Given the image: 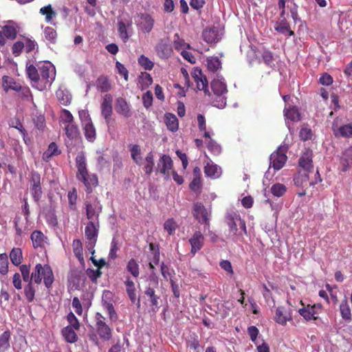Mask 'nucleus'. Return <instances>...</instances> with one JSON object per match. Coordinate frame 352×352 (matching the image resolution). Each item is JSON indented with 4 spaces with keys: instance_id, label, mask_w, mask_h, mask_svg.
Segmentation results:
<instances>
[{
    "instance_id": "nucleus-37",
    "label": "nucleus",
    "mask_w": 352,
    "mask_h": 352,
    "mask_svg": "<svg viewBox=\"0 0 352 352\" xmlns=\"http://www.w3.org/2000/svg\"><path fill=\"white\" fill-rule=\"evenodd\" d=\"M10 258L12 264L18 266L23 260V252L20 248H13L10 252Z\"/></svg>"
},
{
    "instance_id": "nucleus-39",
    "label": "nucleus",
    "mask_w": 352,
    "mask_h": 352,
    "mask_svg": "<svg viewBox=\"0 0 352 352\" xmlns=\"http://www.w3.org/2000/svg\"><path fill=\"white\" fill-rule=\"evenodd\" d=\"M56 96L60 104L64 105H68L70 104L72 96L67 90L59 88L56 92Z\"/></svg>"
},
{
    "instance_id": "nucleus-35",
    "label": "nucleus",
    "mask_w": 352,
    "mask_h": 352,
    "mask_svg": "<svg viewBox=\"0 0 352 352\" xmlns=\"http://www.w3.org/2000/svg\"><path fill=\"white\" fill-rule=\"evenodd\" d=\"M65 134L70 140H76L80 135L78 125L72 120L68 125L65 126Z\"/></svg>"
},
{
    "instance_id": "nucleus-9",
    "label": "nucleus",
    "mask_w": 352,
    "mask_h": 352,
    "mask_svg": "<svg viewBox=\"0 0 352 352\" xmlns=\"http://www.w3.org/2000/svg\"><path fill=\"white\" fill-rule=\"evenodd\" d=\"M96 331L100 338L104 340H109L112 337V329L105 322V318L100 313H96Z\"/></svg>"
},
{
    "instance_id": "nucleus-5",
    "label": "nucleus",
    "mask_w": 352,
    "mask_h": 352,
    "mask_svg": "<svg viewBox=\"0 0 352 352\" xmlns=\"http://www.w3.org/2000/svg\"><path fill=\"white\" fill-rule=\"evenodd\" d=\"M211 89L213 94L219 98L218 100H214V104L219 108H223L226 105V98L225 97L227 93L226 84L223 78L213 79L211 82Z\"/></svg>"
},
{
    "instance_id": "nucleus-7",
    "label": "nucleus",
    "mask_w": 352,
    "mask_h": 352,
    "mask_svg": "<svg viewBox=\"0 0 352 352\" xmlns=\"http://www.w3.org/2000/svg\"><path fill=\"white\" fill-rule=\"evenodd\" d=\"M99 224L98 221H89L86 224L85 233L87 239L86 246L90 252L94 253V246L96 244L98 236Z\"/></svg>"
},
{
    "instance_id": "nucleus-63",
    "label": "nucleus",
    "mask_w": 352,
    "mask_h": 352,
    "mask_svg": "<svg viewBox=\"0 0 352 352\" xmlns=\"http://www.w3.org/2000/svg\"><path fill=\"white\" fill-rule=\"evenodd\" d=\"M313 131L309 126H302L300 130V138L302 140H309L312 138Z\"/></svg>"
},
{
    "instance_id": "nucleus-29",
    "label": "nucleus",
    "mask_w": 352,
    "mask_h": 352,
    "mask_svg": "<svg viewBox=\"0 0 352 352\" xmlns=\"http://www.w3.org/2000/svg\"><path fill=\"white\" fill-rule=\"evenodd\" d=\"M83 131L85 139L89 141V142H93V141L96 140L97 132L91 118L85 124L83 127Z\"/></svg>"
},
{
    "instance_id": "nucleus-3",
    "label": "nucleus",
    "mask_w": 352,
    "mask_h": 352,
    "mask_svg": "<svg viewBox=\"0 0 352 352\" xmlns=\"http://www.w3.org/2000/svg\"><path fill=\"white\" fill-rule=\"evenodd\" d=\"M40 74V83L38 90H43L47 86L52 85L56 78L55 66L50 62H43L37 63Z\"/></svg>"
},
{
    "instance_id": "nucleus-20",
    "label": "nucleus",
    "mask_w": 352,
    "mask_h": 352,
    "mask_svg": "<svg viewBox=\"0 0 352 352\" xmlns=\"http://www.w3.org/2000/svg\"><path fill=\"white\" fill-rule=\"evenodd\" d=\"M173 167V160L168 155L164 154L157 164V168L160 173L165 176L166 179L170 178V171Z\"/></svg>"
},
{
    "instance_id": "nucleus-32",
    "label": "nucleus",
    "mask_w": 352,
    "mask_h": 352,
    "mask_svg": "<svg viewBox=\"0 0 352 352\" xmlns=\"http://www.w3.org/2000/svg\"><path fill=\"white\" fill-rule=\"evenodd\" d=\"M2 87L4 91L14 90L18 91L20 85L16 82L12 77L3 76L2 77Z\"/></svg>"
},
{
    "instance_id": "nucleus-18",
    "label": "nucleus",
    "mask_w": 352,
    "mask_h": 352,
    "mask_svg": "<svg viewBox=\"0 0 352 352\" xmlns=\"http://www.w3.org/2000/svg\"><path fill=\"white\" fill-rule=\"evenodd\" d=\"M115 109L118 115H121L126 118H131L133 115L131 104L123 98L116 99Z\"/></svg>"
},
{
    "instance_id": "nucleus-28",
    "label": "nucleus",
    "mask_w": 352,
    "mask_h": 352,
    "mask_svg": "<svg viewBox=\"0 0 352 352\" xmlns=\"http://www.w3.org/2000/svg\"><path fill=\"white\" fill-rule=\"evenodd\" d=\"M313 153L311 151L308 150L305 151L299 159V165L305 170H309L313 168Z\"/></svg>"
},
{
    "instance_id": "nucleus-58",
    "label": "nucleus",
    "mask_w": 352,
    "mask_h": 352,
    "mask_svg": "<svg viewBox=\"0 0 352 352\" xmlns=\"http://www.w3.org/2000/svg\"><path fill=\"white\" fill-rule=\"evenodd\" d=\"M340 164L342 165L341 170L342 171H347L351 165H352V157L346 155V151H344L340 160Z\"/></svg>"
},
{
    "instance_id": "nucleus-64",
    "label": "nucleus",
    "mask_w": 352,
    "mask_h": 352,
    "mask_svg": "<svg viewBox=\"0 0 352 352\" xmlns=\"http://www.w3.org/2000/svg\"><path fill=\"white\" fill-rule=\"evenodd\" d=\"M153 100V96L152 92H151V91H147L142 96V102L144 107L146 108L151 107L152 105Z\"/></svg>"
},
{
    "instance_id": "nucleus-52",
    "label": "nucleus",
    "mask_w": 352,
    "mask_h": 352,
    "mask_svg": "<svg viewBox=\"0 0 352 352\" xmlns=\"http://www.w3.org/2000/svg\"><path fill=\"white\" fill-rule=\"evenodd\" d=\"M287 190L286 186L283 184L276 183L272 185L271 188V192L276 197H280L285 195Z\"/></svg>"
},
{
    "instance_id": "nucleus-46",
    "label": "nucleus",
    "mask_w": 352,
    "mask_h": 352,
    "mask_svg": "<svg viewBox=\"0 0 352 352\" xmlns=\"http://www.w3.org/2000/svg\"><path fill=\"white\" fill-rule=\"evenodd\" d=\"M154 167V155L152 151L148 153L145 157L144 170L146 174H151Z\"/></svg>"
},
{
    "instance_id": "nucleus-54",
    "label": "nucleus",
    "mask_w": 352,
    "mask_h": 352,
    "mask_svg": "<svg viewBox=\"0 0 352 352\" xmlns=\"http://www.w3.org/2000/svg\"><path fill=\"white\" fill-rule=\"evenodd\" d=\"M20 272L22 274V278L24 282L29 283L30 280H33L32 273L30 274V266L27 264H22L20 266Z\"/></svg>"
},
{
    "instance_id": "nucleus-43",
    "label": "nucleus",
    "mask_w": 352,
    "mask_h": 352,
    "mask_svg": "<svg viewBox=\"0 0 352 352\" xmlns=\"http://www.w3.org/2000/svg\"><path fill=\"white\" fill-rule=\"evenodd\" d=\"M96 85L97 88L103 93L111 90L110 82L108 78L106 76L98 77L96 80Z\"/></svg>"
},
{
    "instance_id": "nucleus-48",
    "label": "nucleus",
    "mask_w": 352,
    "mask_h": 352,
    "mask_svg": "<svg viewBox=\"0 0 352 352\" xmlns=\"http://www.w3.org/2000/svg\"><path fill=\"white\" fill-rule=\"evenodd\" d=\"M153 79L152 76H151L150 74L148 73H142L139 76V84L142 90L144 89H146L152 85Z\"/></svg>"
},
{
    "instance_id": "nucleus-44",
    "label": "nucleus",
    "mask_w": 352,
    "mask_h": 352,
    "mask_svg": "<svg viewBox=\"0 0 352 352\" xmlns=\"http://www.w3.org/2000/svg\"><path fill=\"white\" fill-rule=\"evenodd\" d=\"M58 154H60V151H58L56 143L51 142L49 144L47 150L43 153V160H44L45 162H47V160H49L52 156Z\"/></svg>"
},
{
    "instance_id": "nucleus-36",
    "label": "nucleus",
    "mask_w": 352,
    "mask_h": 352,
    "mask_svg": "<svg viewBox=\"0 0 352 352\" xmlns=\"http://www.w3.org/2000/svg\"><path fill=\"white\" fill-rule=\"evenodd\" d=\"M340 311L342 318L348 322L351 321V309L347 301V298L342 300L340 305Z\"/></svg>"
},
{
    "instance_id": "nucleus-40",
    "label": "nucleus",
    "mask_w": 352,
    "mask_h": 352,
    "mask_svg": "<svg viewBox=\"0 0 352 352\" xmlns=\"http://www.w3.org/2000/svg\"><path fill=\"white\" fill-rule=\"evenodd\" d=\"M291 317L287 313H284L283 307H277L275 313V320L277 323L285 324L288 320H291Z\"/></svg>"
},
{
    "instance_id": "nucleus-56",
    "label": "nucleus",
    "mask_w": 352,
    "mask_h": 352,
    "mask_svg": "<svg viewBox=\"0 0 352 352\" xmlns=\"http://www.w3.org/2000/svg\"><path fill=\"white\" fill-rule=\"evenodd\" d=\"M177 226V222L173 219H168L164 223V230L169 234H174Z\"/></svg>"
},
{
    "instance_id": "nucleus-11",
    "label": "nucleus",
    "mask_w": 352,
    "mask_h": 352,
    "mask_svg": "<svg viewBox=\"0 0 352 352\" xmlns=\"http://www.w3.org/2000/svg\"><path fill=\"white\" fill-rule=\"evenodd\" d=\"M192 214L199 223H205L207 226H210L211 210L210 208H206L202 203L194 204Z\"/></svg>"
},
{
    "instance_id": "nucleus-31",
    "label": "nucleus",
    "mask_w": 352,
    "mask_h": 352,
    "mask_svg": "<svg viewBox=\"0 0 352 352\" xmlns=\"http://www.w3.org/2000/svg\"><path fill=\"white\" fill-rule=\"evenodd\" d=\"M164 121L167 129L170 131H177L179 129V121L176 116L172 113H166Z\"/></svg>"
},
{
    "instance_id": "nucleus-57",
    "label": "nucleus",
    "mask_w": 352,
    "mask_h": 352,
    "mask_svg": "<svg viewBox=\"0 0 352 352\" xmlns=\"http://www.w3.org/2000/svg\"><path fill=\"white\" fill-rule=\"evenodd\" d=\"M8 270V256L6 253L0 254V274H6Z\"/></svg>"
},
{
    "instance_id": "nucleus-22",
    "label": "nucleus",
    "mask_w": 352,
    "mask_h": 352,
    "mask_svg": "<svg viewBox=\"0 0 352 352\" xmlns=\"http://www.w3.org/2000/svg\"><path fill=\"white\" fill-rule=\"evenodd\" d=\"M39 69L37 65H28L26 64V74L28 78L31 81V84L33 87L38 89L40 83V74Z\"/></svg>"
},
{
    "instance_id": "nucleus-60",
    "label": "nucleus",
    "mask_w": 352,
    "mask_h": 352,
    "mask_svg": "<svg viewBox=\"0 0 352 352\" xmlns=\"http://www.w3.org/2000/svg\"><path fill=\"white\" fill-rule=\"evenodd\" d=\"M138 63L146 69H152L154 66V63L152 60L148 59V57L144 56V55H141L140 57H139Z\"/></svg>"
},
{
    "instance_id": "nucleus-62",
    "label": "nucleus",
    "mask_w": 352,
    "mask_h": 352,
    "mask_svg": "<svg viewBox=\"0 0 352 352\" xmlns=\"http://www.w3.org/2000/svg\"><path fill=\"white\" fill-rule=\"evenodd\" d=\"M67 320L69 323V326L73 327L74 330H78L80 329V324L74 313L69 312L68 314Z\"/></svg>"
},
{
    "instance_id": "nucleus-19",
    "label": "nucleus",
    "mask_w": 352,
    "mask_h": 352,
    "mask_svg": "<svg viewBox=\"0 0 352 352\" xmlns=\"http://www.w3.org/2000/svg\"><path fill=\"white\" fill-rule=\"evenodd\" d=\"M20 28L19 25L14 21H6L3 25V34L5 36V38L13 41V39L16 38Z\"/></svg>"
},
{
    "instance_id": "nucleus-59",
    "label": "nucleus",
    "mask_w": 352,
    "mask_h": 352,
    "mask_svg": "<svg viewBox=\"0 0 352 352\" xmlns=\"http://www.w3.org/2000/svg\"><path fill=\"white\" fill-rule=\"evenodd\" d=\"M207 147L212 153L214 155L220 154L221 152V147L214 140L210 139L207 143Z\"/></svg>"
},
{
    "instance_id": "nucleus-24",
    "label": "nucleus",
    "mask_w": 352,
    "mask_h": 352,
    "mask_svg": "<svg viewBox=\"0 0 352 352\" xmlns=\"http://www.w3.org/2000/svg\"><path fill=\"white\" fill-rule=\"evenodd\" d=\"M284 115L286 120V125L289 130H291V126L288 120L297 122L300 121L301 118L299 110L296 107H285L284 109Z\"/></svg>"
},
{
    "instance_id": "nucleus-26",
    "label": "nucleus",
    "mask_w": 352,
    "mask_h": 352,
    "mask_svg": "<svg viewBox=\"0 0 352 352\" xmlns=\"http://www.w3.org/2000/svg\"><path fill=\"white\" fill-rule=\"evenodd\" d=\"M274 28L277 32L283 34L285 36H293L294 34L293 30H291L286 19H279L276 22Z\"/></svg>"
},
{
    "instance_id": "nucleus-12",
    "label": "nucleus",
    "mask_w": 352,
    "mask_h": 352,
    "mask_svg": "<svg viewBox=\"0 0 352 352\" xmlns=\"http://www.w3.org/2000/svg\"><path fill=\"white\" fill-rule=\"evenodd\" d=\"M30 192L33 199L38 201L43 195L41 188V176L37 172L34 170L30 173Z\"/></svg>"
},
{
    "instance_id": "nucleus-13",
    "label": "nucleus",
    "mask_w": 352,
    "mask_h": 352,
    "mask_svg": "<svg viewBox=\"0 0 352 352\" xmlns=\"http://www.w3.org/2000/svg\"><path fill=\"white\" fill-rule=\"evenodd\" d=\"M113 98L110 94H106L100 104L101 114L107 124H109L113 113Z\"/></svg>"
},
{
    "instance_id": "nucleus-6",
    "label": "nucleus",
    "mask_w": 352,
    "mask_h": 352,
    "mask_svg": "<svg viewBox=\"0 0 352 352\" xmlns=\"http://www.w3.org/2000/svg\"><path fill=\"white\" fill-rule=\"evenodd\" d=\"M287 145L279 146L277 151H274L270 157V167L274 168L275 170L283 168L287 160Z\"/></svg>"
},
{
    "instance_id": "nucleus-23",
    "label": "nucleus",
    "mask_w": 352,
    "mask_h": 352,
    "mask_svg": "<svg viewBox=\"0 0 352 352\" xmlns=\"http://www.w3.org/2000/svg\"><path fill=\"white\" fill-rule=\"evenodd\" d=\"M332 131L333 135L337 138H351L352 137V123L338 126L337 124L334 122L332 126Z\"/></svg>"
},
{
    "instance_id": "nucleus-8",
    "label": "nucleus",
    "mask_w": 352,
    "mask_h": 352,
    "mask_svg": "<svg viewBox=\"0 0 352 352\" xmlns=\"http://www.w3.org/2000/svg\"><path fill=\"white\" fill-rule=\"evenodd\" d=\"M135 24L139 30L144 34L151 33L154 28L155 21L148 13H139L135 19Z\"/></svg>"
},
{
    "instance_id": "nucleus-17",
    "label": "nucleus",
    "mask_w": 352,
    "mask_h": 352,
    "mask_svg": "<svg viewBox=\"0 0 352 352\" xmlns=\"http://www.w3.org/2000/svg\"><path fill=\"white\" fill-rule=\"evenodd\" d=\"M189 243L190 245V253L195 255L196 252L204 246V235L201 231H195V233L189 238Z\"/></svg>"
},
{
    "instance_id": "nucleus-45",
    "label": "nucleus",
    "mask_w": 352,
    "mask_h": 352,
    "mask_svg": "<svg viewBox=\"0 0 352 352\" xmlns=\"http://www.w3.org/2000/svg\"><path fill=\"white\" fill-rule=\"evenodd\" d=\"M45 38L51 43H56L57 39V32L54 28L45 27L43 30Z\"/></svg>"
},
{
    "instance_id": "nucleus-33",
    "label": "nucleus",
    "mask_w": 352,
    "mask_h": 352,
    "mask_svg": "<svg viewBox=\"0 0 352 352\" xmlns=\"http://www.w3.org/2000/svg\"><path fill=\"white\" fill-rule=\"evenodd\" d=\"M61 333L65 338V340L69 343H74L76 342L78 340V335L74 331V329L72 328V327L67 326L65 327L61 331Z\"/></svg>"
},
{
    "instance_id": "nucleus-4",
    "label": "nucleus",
    "mask_w": 352,
    "mask_h": 352,
    "mask_svg": "<svg viewBox=\"0 0 352 352\" xmlns=\"http://www.w3.org/2000/svg\"><path fill=\"white\" fill-rule=\"evenodd\" d=\"M226 220L230 228V234L232 236H239L247 233L245 221L241 219L239 214L236 212L228 213Z\"/></svg>"
},
{
    "instance_id": "nucleus-42",
    "label": "nucleus",
    "mask_w": 352,
    "mask_h": 352,
    "mask_svg": "<svg viewBox=\"0 0 352 352\" xmlns=\"http://www.w3.org/2000/svg\"><path fill=\"white\" fill-rule=\"evenodd\" d=\"M118 33L122 38V41L126 42L130 38V35L128 33L127 28L130 27L131 24H126L123 21H118Z\"/></svg>"
},
{
    "instance_id": "nucleus-2",
    "label": "nucleus",
    "mask_w": 352,
    "mask_h": 352,
    "mask_svg": "<svg viewBox=\"0 0 352 352\" xmlns=\"http://www.w3.org/2000/svg\"><path fill=\"white\" fill-rule=\"evenodd\" d=\"M43 279L47 288L52 287L54 280L53 271L48 264L42 265L41 263H37L32 272V280L36 285H39Z\"/></svg>"
},
{
    "instance_id": "nucleus-1",
    "label": "nucleus",
    "mask_w": 352,
    "mask_h": 352,
    "mask_svg": "<svg viewBox=\"0 0 352 352\" xmlns=\"http://www.w3.org/2000/svg\"><path fill=\"white\" fill-rule=\"evenodd\" d=\"M77 169L76 178L84 184L86 192L90 193L98 184V178L95 173H89L86 162V157L82 153H78L76 157Z\"/></svg>"
},
{
    "instance_id": "nucleus-15",
    "label": "nucleus",
    "mask_w": 352,
    "mask_h": 352,
    "mask_svg": "<svg viewBox=\"0 0 352 352\" xmlns=\"http://www.w3.org/2000/svg\"><path fill=\"white\" fill-rule=\"evenodd\" d=\"M86 214L89 221H98V215L102 211V206L98 200L95 199L92 203H85Z\"/></svg>"
},
{
    "instance_id": "nucleus-10",
    "label": "nucleus",
    "mask_w": 352,
    "mask_h": 352,
    "mask_svg": "<svg viewBox=\"0 0 352 352\" xmlns=\"http://www.w3.org/2000/svg\"><path fill=\"white\" fill-rule=\"evenodd\" d=\"M223 35V30L220 27H207L202 32V37L208 44H215L220 41Z\"/></svg>"
},
{
    "instance_id": "nucleus-49",
    "label": "nucleus",
    "mask_w": 352,
    "mask_h": 352,
    "mask_svg": "<svg viewBox=\"0 0 352 352\" xmlns=\"http://www.w3.org/2000/svg\"><path fill=\"white\" fill-rule=\"evenodd\" d=\"M33 280H30L24 287V294L28 302H32L35 297V289L33 285Z\"/></svg>"
},
{
    "instance_id": "nucleus-38",
    "label": "nucleus",
    "mask_w": 352,
    "mask_h": 352,
    "mask_svg": "<svg viewBox=\"0 0 352 352\" xmlns=\"http://www.w3.org/2000/svg\"><path fill=\"white\" fill-rule=\"evenodd\" d=\"M10 331H3L0 335V352L8 351L10 346Z\"/></svg>"
},
{
    "instance_id": "nucleus-27",
    "label": "nucleus",
    "mask_w": 352,
    "mask_h": 352,
    "mask_svg": "<svg viewBox=\"0 0 352 352\" xmlns=\"http://www.w3.org/2000/svg\"><path fill=\"white\" fill-rule=\"evenodd\" d=\"M205 174L211 178H219L222 174L221 167L219 165L213 164V162H208L204 170Z\"/></svg>"
},
{
    "instance_id": "nucleus-14",
    "label": "nucleus",
    "mask_w": 352,
    "mask_h": 352,
    "mask_svg": "<svg viewBox=\"0 0 352 352\" xmlns=\"http://www.w3.org/2000/svg\"><path fill=\"white\" fill-rule=\"evenodd\" d=\"M191 77L193 78L198 90H203L205 94H210L208 89V80L206 76H203L201 69L195 67L192 69Z\"/></svg>"
},
{
    "instance_id": "nucleus-30",
    "label": "nucleus",
    "mask_w": 352,
    "mask_h": 352,
    "mask_svg": "<svg viewBox=\"0 0 352 352\" xmlns=\"http://www.w3.org/2000/svg\"><path fill=\"white\" fill-rule=\"evenodd\" d=\"M39 13L45 16V20L47 23L54 24V20L56 19L57 13L54 10L52 5H47L41 8Z\"/></svg>"
},
{
    "instance_id": "nucleus-47",
    "label": "nucleus",
    "mask_w": 352,
    "mask_h": 352,
    "mask_svg": "<svg viewBox=\"0 0 352 352\" xmlns=\"http://www.w3.org/2000/svg\"><path fill=\"white\" fill-rule=\"evenodd\" d=\"M221 63L218 57L207 58V68L209 71L216 72L221 68Z\"/></svg>"
},
{
    "instance_id": "nucleus-21",
    "label": "nucleus",
    "mask_w": 352,
    "mask_h": 352,
    "mask_svg": "<svg viewBox=\"0 0 352 352\" xmlns=\"http://www.w3.org/2000/svg\"><path fill=\"white\" fill-rule=\"evenodd\" d=\"M124 284L126 286V294L133 304H135L138 307H140V298H138L136 295V289H135V284L131 278V277L127 276L124 281Z\"/></svg>"
},
{
    "instance_id": "nucleus-55",
    "label": "nucleus",
    "mask_w": 352,
    "mask_h": 352,
    "mask_svg": "<svg viewBox=\"0 0 352 352\" xmlns=\"http://www.w3.org/2000/svg\"><path fill=\"white\" fill-rule=\"evenodd\" d=\"M18 96L27 101H32V100H33V96L30 88L28 87H21V85L19 89H18Z\"/></svg>"
},
{
    "instance_id": "nucleus-41",
    "label": "nucleus",
    "mask_w": 352,
    "mask_h": 352,
    "mask_svg": "<svg viewBox=\"0 0 352 352\" xmlns=\"http://www.w3.org/2000/svg\"><path fill=\"white\" fill-rule=\"evenodd\" d=\"M126 270L135 278L140 274V265L135 258H130L126 263Z\"/></svg>"
},
{
    "instance_id": "nucleus-53",
    "label": "nucleus",
    "mask_w": 352,
    "mask_h": 352,
    "mask_svg": "<svg viewBox=\"0 0 352 352\" xmlns=\"http://www.w3.org/2000/svg\"><path fill=\"white\" fill-rule=\"evenodd\" d=\"M74 253L78 259H83L82 243L80 239H74L72 244Z\"/></svg>"
},
{
    "instance_id": "nucleus-25",
    "label": "nucleus",
    "mask_w": 352,
    "mask_h": 352,
    "mask_svg": "<svg viewBox=\"0 0 352 352\" xmlns=\"http://www.w3.org/2000/svg\"><path fill=\"white\" fill-rule=\"evenodd\" d=\"M155 51L160 58H167L170 57L173 53V48L170 44L162 41L156 45Z\"/></svg>"
},
{
    "instance_id": "nucleus-16",
    "label": "nucleus",
    "mask_w": 352,
    "mask_h": 352,
    "mask_svg": "<svg viewBox=\"0 0 352 352\" xmlns=\"http://www.w3.org/2000/svg\"><path fill=\"white\" fill-rule=\"evenodd\" d=\"M110 296L111 294L109 291H106L103 293L102 296V305L103 308L107 311L109 318L111 320H117L118 314L116 312L115 307H113V303Z\"/></svg>"
},
{
    "instance_id": "nucleus-50",
    "label": "nucleus",
    "mask_w": 352,
    "mask_h": 352,
    "mask_svg": "<svg viewBox=\"0 0 352 352\" xmlns=\"http://www.w3.org/2000/svg\"><path fill=\"white\" fill-rule=\"evenodd\" d=\"M131 156L138 165L142 164V158L141 151L138 145L135 144L131 146Z\"/></svg>"
},
{
    "instance_id": "nucleus-34",
    "label": "nucleus",
    "mask_w": 352,
    "mask_h": 352,
    "mask_svg": "<svg viewBox=\"0 0 352 352\" xmlns=\"http://www.w3.org/2000/svg\"><path fill=\"white\" fill-rule=\"evenodd\" d=\"M30 239L32 241V244L34 248H41L44 245L46 236H45L41 231L34 230L31 234Z\"/></svg>"
},
{
    "instance_id": "nucleus-51",
    "label": "nucleus",
    "mask_w": 352,
    "mask_h": 352,
    "mask_svg": "<svg viewBox=\"0 0 352 352\" xmlns=\"http://www.w3.org/2000/svg\"><path fill=\"white\" fill-rule=\"evenodd\" d=\"M144 294L146 296L150 298L151 305L155 307H158V300L160 299V296L155 294L154 288L148 287L146 288Z\"/></svg>"
},
{
    "instance_id": "nucleus-61",
    "label": "nucleus",
    "mask_w": 352,
    "mask_h": 352,
    "mask_svg": "<svg viewBox=\"0 0 352 352\" xmlns=\"http://www.w3.org/2000/svg\"><path fill=\"white\" fill-rule=\"evenodd\" d=\"M197 118L199 124V129L201 130V131H204V137L210 138L209 131H206V118L204 117L203 115L199 114Z\"/></svg>"
}]
</instances>
